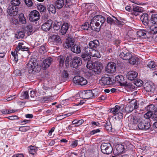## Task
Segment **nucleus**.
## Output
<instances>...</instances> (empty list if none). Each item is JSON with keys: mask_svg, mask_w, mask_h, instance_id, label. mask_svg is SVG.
<instances>
[{"mask_svg": "<svg viewBox=\"0 0 157 157\" xmlns=\"http://www.w3.org/2000/svg\"><path fill=\"white\" fill-rule=\"evenodd\" d=\"M105 21V18L101 15L94 17L90 23L91 30L96 32H99L100 30V24L102 25Z\"/></svg>", "mask_w": 157, "mask_h": 157, "instance_id": "1", "label": "nucleus"}, {"mask_svg": "<svg viewBox=\"0 0 157 157\" xmlns=\"http://www.w3.org/2000/svg\"><path fill=\"white\" fill-rule=\"evenodd\" d=\"M27 67L29 73L31 74L39 72L41 69L40 66L35 62H29L27 64Z\"/></svg>", "mask_w": 157, "mask_h": 157, "instance_id": "2", "label": "nucleus"}, {"mask_svg": "<svg viewBox=\"0 0 157 157\" xmlns=\"http://www.w3.org/2000/svg\"><path fill=\"white\" fill-rule=\"evenodd\" d=\"M128 118L129 121L133 124H136L137 125L143 119L142 117V115L140 113L131 114L128 117Z\"/></svg>", "mask_w": 157, "mask_h": 157, "instance_id": "3", "label": "nucleus"}, {"mask_svg": "<svg viewBox=\"0 0 157 157\" xmlns=\"http://www.w3.org/2000/svg\"><path fill=\"white\" fill-rule=\"evenodd\" d=\"M101 152L104 154H109L113 150L112 147L109 143H102L101 146Z\"/></svg>", "mask_w": 157, "mask_h": 157, "instance_id": "4", "label": "nucleus"}, {"mask_svg": "<svg viewBox=\"0 0 157 157\" xmlns=\"http://www.w3.org/2000/svg\"><path fill=\"white\" fill-rule=\"evenodd\" d=\"M82 64V61L81 58L76 56L74 57L70 63V66L75 68H78Z\"/></svg>", "mask_w": 157, "mask_h": 157, "instance_id": "5", "label": "nucleus"}, {"mask_svg": "<svg viewBox=\"0 0 157 157\" xmlns=\"http://www.w3.org/2000/svg\"><path fill=\"white\" fill-rule=\"evenodd\" d=\"M140 130H147L151 126L150 123L143 119L137 125Z\"/></svg>", "mask_w": 157, "mask_h": 157, "instance_id": "6", "label": "nucleus"}, {"mask_svg": "<svg viewBox=\"0 0 157 157\" xmlns=\"http://www.w3.org/2000/svg\"><path fill=\"white\" fill-rule=\"evenodd\" d=\"M29 19L30 21L35 22L37 21L40 18L39 12L36 10L31 11L29 15Z\"/></svg>", "mask_w": 157, "mask_h": 157, "instance_id": "7", "label": "nucleus"}, {"mask_svg": "<svg viewBox=\"0 0 157 157\" xmlns=\"http://www.w3.org/2000/svg\"><path fill=\"white\" fill-rule=\"evenodd\" d=\"M18 7L12 5H9L7 9V12L10 16H14L18 13Z\"/></svg>", "mask_w": 157, "mask_h": 157, "instance_id": "8", "label": "nucleus"}, {"mask_svg": "<svg viewBox=\"0 0 157 157\" xmlns=\"http://www.w3.org/2000/svg\"><path fill=\"white\" fill-rule=\"evenodd\" d=\"M117 81L119 83L121 86L129 87L130 83H127L124 80L123 76L122 75H118L115 78V81Z\"/></svg>", "mask_w": 157, "mask_h": 157, "instance_id": "9", "label": "nucleus"}, {"mask_svg": "<svg viewBox=\"0 0 157 157\" xmlns=\"http://www.w3.org/2000/svg\"><path fill=\"white\" fill-rule=\"evenodd\" d=\"M74 83L80 84L81 85H86L87 82L86 79L80 76H76L73 78Z\"/></svg>", "mask_w": 157, "mask_h": 157, "instance_id": "10", "label": "nucleus"}, {"mask_svg": "<svg viewBox=\"0 0 157 157\" xmlns=\"http://www.w3.org/2000/svg\"><path fill=\"white\" fill-rule=\"evenodd\" d=\"M93 67L92 68V71L95 74H98L100 73L102 69V64L99 62H95L92 64Z\"/></svg>", "mask_w": 157, "mask_h": 157, "instance_id": "11", "label": "nucleus"}, {"mask_svg": "<svg viewBox=\"0 0 157 157\" xmlns=\"http://www.w3.org/2000/svg\"><path fill=\"white\" fill-rule=\"evenodd\" d=\"M116 64L113 62L109 63L105 69V71L109 73H113L116 71Z\"/></svg>", "mask_w": 157, "mask_h": 157, "instance_id": "12", "label": "nucleus"}, {"mask_svg": "<svg viewBox=\"0 0 157 157\" xmlns=\"http://www.w3.org/2000/svg\"><path fill=\"white\" fill-rule=\"evenodd\" d=\"M25 42L24 41H20L18 43V45L15 49L16 54L18 53L20 50L24 51H27L28 50V47H26L25 45Z\"/></svg>", "mask_w": 157, "mask_h": 157, "instance_id": "13", "label": "nucleus"}, {"mask_svg": "<svg viewBox=\"0 0 157 157\" xmlns=\"http://www.w3.org/2000/svg\"><path fill=\"white\" fill-rule=\"evenodd\" d=\"M75 43V40L73 38L68 37L65 43L64 44V46L66 48H71Z\"/></svg>", "mask_w": 157, "mask_h": 157, "instance_id": "14", "label": "nucleus"}, {"mask_svg": "<svg viewBox=\"0 0 157 157\" xmlns=\"http://www.w3.org/2000/svg\"><path fill=\"white\" fill-rule=\"evenodd\" d=\"M101 81L104 85H110L114 82V79L110 77H102Z\"/></svg>", "mask_w": 157, "mask_h": 157, "instance_id": "15", "label": "nucleus"}, {"mask_svg": "<svg viewBox=\"0 0 157 157\" xmlns=\"http://www.w3.org/2000/svg\"><path fill=\"white\" fill-rule=\"evenodd\" d=\"M144 86L145 90L148 92L153 91L155 89V86L154 84L150 81H148L145 83Z\"/></svg>", "mask_w": 157, "mask_h": 157, "instance_id": "16", "label": "nucleus"}, {"mask_svg": "<svg viewBox=\"0 0 157 157\" xmlns=\"http://www.w3.org/2000/svg\"><path fill=\"white\" fill-rule=\"evenodd\" d=\"M82 98L83 99L90 98L94 96V95L91 90H84L82 93Z\"/></svg>", "mask_w": 157, "mask_h": 157, "instance_id": "17", "label": "nucleus"}, {"mask_svg": "<svg viewBox=\"0 0 157 157\" xmlns=\"http://www.w3.org/2000/svg\"><path fill=\"white\" fill-rule=\"evenodd\" d=\"M52 23L51 20H48L41 25V29L45 31H49L51 28Z\"/></svg>", "mask_w": 157, "mask_h": 157, "instance_id": "18", "label": "nucleus"}, {"mask_svg": "<svg viewBox=\"0 0 157 157\" xmlns=\"http://www.w3.org/2000/svg\"><path fill=\"white\" fill-rule=\"evenodd\" d=\"M49 38L52 40V42L56 44H60L62 43L61 39L60 36L58 35L50 36Z\"/></svg>", "mask_w": 157, "mask_h": 157, "instance_id": "19", "label": "nucleus"}, {"mask_svg": "<svg viewBox=\"0 0 157 157\" xmlns=\"http://www.w3.org/2000/svg\"><path fill=\"white\" fill-rule=\"evenodd\" d=\"M132 54L129 52H122L119 55V57L123 59L128 60L132 58Z\"/></svg>", "mask_w": 157, "mask_h": 157, "instance_id": "20", "label": "nucleus"}, {"mask_svg": "<svg viewBox=\"0 0 157 157\" xmlns=\"http://www.w3.org/2000/svg\"><path fill=\"white\" fill-rule=\"evenodd\" d=\"M138 73L135 71H131L129 72L127 75L128 79L130 80H133L137 77Z\"/></svg>", "mask_w": 157, "mask_h": 157, "instance_id": "21", "label": "nucleus"}, {"mask_svg": "<svg viewBox=\"0 0 157 157\" xmlns=\"http://www.w3.org/2000/svg\"><path fill=\"white\" fill-rule=\"evenodd\" d=\"M68 24L67 23H64L61 26L60 30V33L62 35H65L68 29Z\"/></svg>", "mask_w": 157, "mask_h": 157, "instance_id": "22", "label": "nucleus"}, {"mask_svg": "<svg viewBox=\"0 0 157 157\" xmlns=\"http://www.w3.org/2000/svg\"><path fill=\"white\" fill-rule=\"evenodd\" d=\"M113 17L114 18V19L110 17H107L106 20L107 23L110 25L119 23L120 22L114 16H113Z\"/></svg>", "mask_w": 157, "mask_h": 157, "instance_id": "23", "label": "nucleus"}, {"mask_svg": "<svg viewBox=\"0 0 157 157\" xmlns=\"http://www.w3.org/2000/svg\"><path fill=\"white\" fill-rule=\"evenodd\" d=\"M140 19L142 21L143 23L145 25H147L148 22V15L146 13L143 14L140 17Z\"/></svg>", "mask_w": 157, "mask_h": 157, "instance_id": "24", "label": "nucleus"}, {"mask_svg": "<svg viewBox=\"0 0 157 157\" xmlns=\"http://www.w3.org/2000/svg\"><path fill=\"white\" fill-rule=\"evenodd\" d=\"M71 50L74 53H79L81 52L80 47L78 45L75 44L71 48Z\"/></svg>", "mask_w": 157, "mask_h": 157, "instance_id": "25", "label": "nucleus"}, {"mask_svg": "<svg viewBox=\"0 0 157 157\" xmlns=\"http://www.w3.org/2000/svg\"><path fill=\"white\" fill-rule=\"evenodd\" d=\"M99 43L98 40H94L93 41H91L89 44V47L93 49L94 48H96L98 46Z\"/></svg>", "mask_w": 157, "mask_h": 157, "instance_id": "26", "label": "nucleus"}, {"mask_svg": "<svg viewBox=\"0 0 157 157\" xmlns=\"http://www.w3.org/2000/svg\"><path fill=\"white\" fill-rule=\"evenodd\" d=\"M47 9L49 13H55L56 12V9L53 5L51 4H48L47 5Z\"/></svg>", "mask_w": 157, "mask_h": 157, "instance_id": "27", "label": "nucleus"}, {"mask_svg": "<svg viewBox=\"0 0 157 157\" xmlns=\"http://www.w3.org/2000/svg\"><path fill=\"white\" fill-rule=\"evenodd\" d=\"M64 4V0H57L55 3V6L58 9L62 8Z\"/></svg>", "mask_w": 157, "mask_h": 157, "instance_id": "28", "label": "nucleus"}, {"mask_svg": "<svg viewBox=\"0 0 157 157\" xmlns=\"http://www.w3.org/2000/svg\"><path fill=\"white\" fill-rule=\"evenodd\" d=\"M52 60V59L51 57H49L45 59L43 61V65L44 66V67L46 68L48 67L51 64Z\"/></svg>", "mask_w": 157, "mask_h": 157, "instance_id": "29", "label": "nucleus"}, {"mask_svg": "<svg viewBox=\"0 0 157 157\" xmlns=\"http://www.w3.org/2000/svg\"><path fill=\"white\" fill-rule=\"evenodd\" d=\"M42 89L43 90H45V91L44 92H41L40 90L39 89V92L40 93V94H41L42 95H44V94H49L51 93V92L52 91V89L49 88L48 87H43Z\"/></svg>", "mask_w": 157, "mask_h": 157, "instance_id": "30", "label": "nucleus"}, {"mask_svg": "<svg viewBox=\"0 0 157 157\" xmlns=\"http://www.w3.org/2000/svg\"><path fill=\"white\" fill-rule=\"evenodd\" d=\"M121 107L118 105H116L114 107L110 109L109 111V112L112 113L113 114L115 115L117 114L119 110L120 109Z\"/></svg>", "mask_w": 157, "mask_h": 157, "instance_id": "31", "label": "nucleus"}, {"mask_svg": "<svg viewBox=\"0 0 157 157\" xmlns=\"http://www.w3.org/2000/svg\"><path fill=\"white\" fill-rule=\"evenodd\" d=\"M39 51L41 54H44L47 51V48L45 44H43L38 47Z\"/></svg>", "mask_w": 157, "mask_h": 157, "instance_id": "32", "label": "nucleus"}, {"mask_svg": "<svg viewBox=\"0 0 157 157\" xmlns=\"http://www.w3.org/2000/svg\"><path fill=\"white\" fill-rule=\"evenodd\" d=\"M133 103H131L130 102V104L126 106L124 108V110L127 113H129L132 112L133 110Z\"/></svg>", "mask_w": 157, "mask_h": 157, "instance_id": "33", "label": "nucleus"}, {"mask_svg": "<svg viewBox=\"0 0 157 157\" xmlns=\"http://www.w3.org/2000/svg\"><path fill=\"white\" fill-rule=\"evenodd\" d=\"M116 148L118 153H124L125 152L124 146L123 145L118 144L116 146Z\"/></svg>", "mask_w": 157, "mask_h": 157, "instance_id": "34", "label": "nucleus"}, {"mask_svg": "<svg viewBox=\"0 0 157 157\" xmlns=\"http://www.w3.org/2000/svg\"><path fill=\"white\" fill-rule=\"evenodd\" d=\"M150 22L154 25L157 24V14L153 13L152 14L150 19Z\"/></svg>", "mask_w": 157, "mask_h": 157, "instance_id": "35", "label": "nucleus"}, {"mask_svg": "<svg viewBox=\"0 0 157 157\" xmlns=\"http://www.w3.org/2000/svg\"><path fill=\"white\" fill-rule=\"evenodd\" d=\"M146 33V31L144 30H140L137 32V35L140 37H142V38H145Z\"/></svg>", "mask_w": 157, "mask_h": 157, "instance_id": "36", "label": "nucleus"}, {"mask_svg": "<svg viewBox=\"0 0 157 157\" xmlns=\"http://www.w3.org/2000/svg\"><path fill=\"white\" fill-rule=\"evenodd\" d=\"M90 54V56L92 57H96L98 58L101 57V55L98 51L93 49Z\"/></svg>", "mask_w": 157, "mask_h": 157, "instance_id": "37", "label": "nucleus"}, {"mask_svg": "<svg viewBox=\"0 0 157 157\" xmlns=\"http://www.w3.org/2000/svg\"><path fill=\"white\" fill-rule=\"evenodd\" d=\"M19 21L22 24H25L26 23V19L23 13L20 14L19 16Z\"/></svg>", "mask_w": 157, "mask_h": 157, "instance_id": "38", "label": "nucleus"}, {"mask_svg": "<svg viewBox=\"0 0 157 157\" xmlns=\"http://www.w3.org/2000/svg\"><path fill=\"white\" fill-rule=\"evenodd\" d=\"M53 25L54 29L55 30H58L60 29L61 26V23L60 22H58L57 21H56L54 22Z\"/></svg>", "mask_w": 157, "mask_h": 157, "instance_id": "39", "label": "nucleus"}, {"mask_svg": "<svg viewBox=\"0 0 157 157\" xmlns=\"http://www.w3.org/2000/svg\"><path fill=\"white\" fill-rule=\"evenodd\" d=\"M58 59L59 63V66L61 67H63L64 61V58L63 56H61L58 57Z\"/></svg>", "mask_w": 157, "mask_h": 157, "instance_id": "40", "label": "nucleus"}, {"mask_svg": "<svg viewBox=\"0 0 157 157\" xmlns=\"http://www.w3.org/2000/svg\"><path fill=\"white\" fill-rule=\"evenodd\" d=\"M90 56L87 54L83 53L81 55V57L84 60L89 61L91 59Z\"/></svg>", "mask_w": 157, "mask_h": 157, "instance_id": "41", "label": "nucleus"}, {"mask_svg": "<svg viewBox=\"0 0 157 157\" xmlns=\"http://www.w3.org/2000/svg\"><path fill=\"white\" fill-rule=\"evenodd\" d=\"M82 28L84 30H88L90 29H91L90 25L88 23H85L83 24L82 26Z\"/></svg>", "mask_w": 157, "mask_h": 157, "instance_id": "42", "label": "nucleus"}, {"mask_svg": "<svg viewBox=\"0 0 157 157\" xmlns=\"http://www.w3.org/2000/svg\"><path fill=\"white\" fill-rule=\"evenodd\" d=\"M133 10L134 11L140 13H142L144 11L143 8L136 6L133 7Z\"/></svg>", "mask_w": 157, "mask_h": 157, "instance_id": "43", "label": "nucleus"}, {"mask_svg": "<svg viewBox=\"0 0 157 157\" xmlns=\"http://www.w3.org/2000/svg\"><path fill=\"white\" fill-rule=\"evenodd\" d=\"M11 4L13 6H18L21 3L20 1L19 0H12L11 1Z\"/></svg>", "mask_w": 157, "mask_h": 157, "instance_id": "44", "label": "nucleus"}, {"mask_svg": "<svg viewBox=\"0 0 157 157\" xmlns=\"http://www.w3.org/2000/svg\"><path fill=\"white\" fill-rule=\"evenodd\" d=\"M75 0H66V4L65 6L66 7H68L75 4Z\"/></svg>", "mask_w": 157, "mask_h": 157, "instance_id": "45", "label": "nucleus"}, {"mask_svg": "<svg viewBox=\"0 0 157 157\" xmlns=\"http://www.w3.org/2000/svg\"><path fill=\"white\" fill-rule=\"evenodd\" d=\"M130 102L131 103H133V109H136L138 108L139 104L136 100H132Z\"/></svg>", "mask_w": 157, "mask_h": 157, "instance_id": "46", "label": "nucleus"}, {"mask_svg": "<svg viewBox=\"0 0 157 157\" xmlns=\"http://www.w3.org/2000/svg\"><path fill=\"white\" fill-rule=\"evenodd\" d=\"M134 84L137 86H141L143 85V81L140 79H137L134 81Z\"/></svg>", "mask_w": 157, "mask_h": 157, "instance_id": "47", "label": "nucleus"}, {"mask_svg": "<svg viewBox=\"0 0 157 157\" xmlns=\"http://www.w3.org/2000/svg\"><path fill=\"white\" fill-rule=\"evenodd\" d=\"M156 66L155 62L153 61H150L147 64V67L150 69L154 68Z\"/></svg>", "mask_w": 157, "mask_h": 157, "instance_id": "48", "label": "nucleus"}, {"mask_svg": "<svg viewBox=\"0 0 157 157\" xmlns=\"http://www.w3.org/2000/svg\"><path fill=\"white\" fill-rule=\"evenodd\" d=\"M152 113L151 111H149L144 114V117L145 119H148L152 117V118L153 119V118L152 117V116H152Z\"/></svg>", "mask_w": 157, "mask_h": 157, "instance_id": "49", "label": "nucleus"}, {"mask_svg": "<svg viewBox=\"0 0 157 157\" xmlns=\"http://www.w3.org/2000/svg\"><path fill=\"white\" fill-rule=\"evenodd\" d=\"M36 148L34 146H31L29 147V152L30 154H34L36 152Z\"/></svg>", "mask_w": 157, "mask_h": 157, "instance_id": "50", "label": "nucleus"}, {"mask_svg": "<svg viewBox=\"0 0 157 157\" xmlns=\"http://www.w3.org/2000/svg\"><path fill=\"white\" fill-rule=\"evenodd\" d=\"M128 62L132 64H135L136 63L137 60L136 58L133 56L132 55V58H130L129 60H128Z\"/></svg>", "mask_w": 157, "mask_h": 157, "instance_id": "51", "label": "nucleus"}, {"mask_svg": "<svg viewBox=\"0 0 157 157\" xmlns=\"http://www.w3.org/2000/svg\"><path fill=\"white\" fill-rule=\"evenodd\" d=\"M105 127L108 131H110L112 129L111 124L110 122L106 123L105 124Z\"/></svg>", "mask_w": 157, "mask_h": 157, "instance_id": "52", "label": "nucleus"}, {"mask_svg": "<svg viewBox=\"0 0 157 157\" xmlns=\"http://www.w3.org/2000/svg\"><path fill=\"white\" fill-rule=\"evenodd\" d=\"M150 29L153 31L154 33H157V23L154 24L150 27Z\"/></svg>", "mask_w": 157, "mask_h": 157, "instance_id": "53", "label": "nucleus"}, {"mask_svg": "<svg viewBox=\"0 0 157 157\" xmlns=\"http://www.w3.org/2000/svg\"><path fill=\"white\" fill-rule=\"evenodd\" d=\"M29 98L30 100L33 99L34 97L36 96L35 92L32 90L30 91L29 93Z\"/></svg>", "mask_w": 157, "mask_h": 157, "instance_id": "54", "label": "nucleus"}, {"mask_svg": "<svg viewBox=\"0 0 157 157\" xmlns=\"http://www.w3.org/2000/svg\"><path fill=\"white\" fill-rule=\"evenodd\" d=\"M29 128L28 126H21L19 127V131L23 132H25L29 130Z\"/></svg>", "mask_w": 157, "mask_h": 157, "instance_id": "55", "label": "nucleus"}, {"mask_svg": "<svg viewBox=\"0 0 157 157\" xmlns=\"http://www.w3.org/2000/svg\"><path fill=\"white\" fill-rule=\"evenodd\" d=\"M16 36H17V38H22L24 37L25 34L23 32L20 31L18 33V34L16 35Z\"/></svg>", "mask_w": 157, "mask_h": 157, "instance_id": "56", "label": "nucleus"}, {"mask_svg": "<svg viewBox=\"0 0 157 157\" xmlns=\"http://www.w3.org/2000/svg\"><path fill=\"white\" fill-rule=\"evenodd\" d=\"M93 48L89 47L86 48L85 49V51L86 53L85 54H87L90 56L91 51H92Z\"/></svg>", "mask_w": 157, "mask_h": 157, "instance_id": "57", "label": "nucleus"}, {"mask_svg": "<svg viewBox=\"0 0 157 157\" xmlns=\"http://www.w3.org/2000/svg\"><path fill=\"white\" fill-rule=\"evenodd\" d=\"M69 74L67 71L64 70L61 75V77L63 78H68Z\"/></svg>", "mask_w": 157, "mask_h": 157, "instance_id": "58", "label": "nucleus"}, {"mask_svg": "<svg viewBox=\"0 0 157 157\" xmlns=\"http://www.w3.org/2000/svg\"><path fill=\"white\" fill-rule=\"evenodd\" d=\"M37 8L41 12H43L45 10V8L42 5H39L37 6Z\"/></svg>", "mask_w": 157, "mask_h": 157, "instance_id": "59", "label": "nucleus"}, {"mask_svg": "<svg viewBox=\"0 0 157 157\" xmlns=\"http://www.w3.org/2000/svg\"><path fill=\"white\" fill-rule=\"evenodd\" d=\"M23 96V98L25 99H28L29 98V94L28 92L27 91H24L22 94Z\"/></svg>", "mask_w": 157, "mask_h": 157, "instance_id": "60", "label": "nucleus"}, {"mask_svg": "<svg viewBox=\"0 0 157 157\" xmlns=\"http://www.w3.org/2000/svg\"><path fill=\"white\" fill-rule=\"evenodd\" d=\"M100 130L99 129L93 130L90 132V134L91 135H93L98 132H100Z\"/></svg>", "mask_w": 157, "mask_h": 157, "instance_id": "61", "label": "nucleus"}, {"mask_svg": "<svg viewBox=\"0 0 157 157\" xmlns=\"http://www.w3.org/2000/svg\"><path fill=\"white\" fill-rule=\"evenodd\" d=\"M26 5L28 7H30L33 5V3L31 0H29L27 1V2H25Z\"/></svg>", "mask_w": 157, "mask_h": 157, "instance_id": "62", "label": "nucleus"}, {"mask_svg": "<svg viewBox=\"0 0 157 157\" xmlns=\"http://www.w3.org/2000/svg\"><path fill=\"white\" fill-rule=\"evenodd\" d=\"M152 117L153 118V119H154L155 120H157V108L155 111L154 114L152 116Z\"/></svg>", "mask_w": 157, "mask_h": 157, "instance_id": "63", "label": "nucleus"}, {"mask_svg": "<svg viewBox=\"0 0 157 157\" xmlns=\"http://www.w3.org/2000/svg\"><path fill=\"white\" fill-rule=\"evenodd\" d=\"M7 118L10 120H14L18 119L16 115L8 117Z\"/></svg>", "mask_w": 157, "mask_h": 157, "instance_id": "64", "label": "nucleus"}]
</instances>
